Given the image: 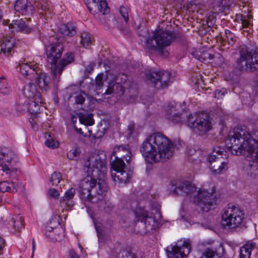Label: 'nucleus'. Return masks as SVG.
Returning <instances> with one entry per match:
<instances>
[{
  "instance_id": "nucleus-1",
  "label": "nucleus",
  "mask_w": 258,
  "mask_h": 258,
  "mask_svg": "<svg viewBox=\"0 0 258 258\" xmlns=\"http://www.w3.org/2000/svg\"><path fill=\"white\" fill-rule=\"evenodd\" d=\"M84 170L88 173L83 179L79 186L80 197L85 201L97 203L101 200L107 191L106 182L99 179L97 181L91 176L98 175L106 172V160L104 155L94 154L90 155L84 161Z\"/></svg>"
},
{
  "instance_id": "nucleus-2",
  "label": "nucleus",
  "mask_w": 258,
  "mask_h": 258,
  "mask_svg": "<svg viewBox=\"0 0 258 258\" xmlns=\"http://www.w3.org/2000/svg\"><path fill=\"white\" fill-rule=\"evenodd\" d=\"M226 143L227 148L234 155L239 156L247 153V169H258V131L250 134L245 126L237 128L229 133Z\"/></svg>"
},
{
  "instance_id": "nucleus-3",
  "label": "nucleus",
  "mask_w": 258,
  "mask_h": 258,
  "mask_svg": "<svg viewBox=\"0 0 258 258\" xmlns=\"http://www.w3.org/2000/svg\"><path fill=\"white\" fill-rule=\"evenodd\" d=\"M140 150L145 160L150 164L166 161L173 154L171 142L159 132L147 137L142 144Z\"/></svg>"
},
{
  "instance_id": "nucleus-4",
  "label": "nucleus",
  "mask_w": 258,
  "mask_h": 258,
  "mask_svg": "<svg viewBox=\"0 0 258 258\" xmlns=\"http://www.w3.org/2000/svg\"><path fill=\"white\" fill-rule=\"evenodd\" d=\"M174 189L171 191L176 195H188L193 196L194 202L200 206L204 211L208 212L212 206L216 204L217 200L215 191L209 192L205 189H199L187 181H177L175 184L172 182Z\"/></svg>"
},
{
  "instance_id": "nucleus-5",
  "label": "nucleus",
  "mask_w": 258,
  "mask_h": 258,
  "mask_svg": "<svg viewBox=\"0 0 258 258\" xmlns=\"http://www.w3.org/2000/svg\"><path fill=\"white\" fill-rule=\"evenodd\" d=\"M179 37L180 34L174 32L159 29L153 32L148 36L145 42L146 46L151 50H157L162 56L167 57L169 52L166 47Z\"/></svg>"
},
{
  "instance_id": "nucleus-6",
  "label": "nucleus",
  "mask_w": 258,
  "mask_h": 258,
  "mask_svg": "<svg viewBox=\"0 0 258 258\" xmlns=\"http://www.w3.org/2000/svg\"><path fill=\"white\" fill-rule=\"evenodd\" d=\"M221 223L224 228L228 229L240 227L244 224V213L234 205L226 207L222 214Z\"/></svg>"
},
{
  "instance_id": "nucleus-7",
  "label": "nucleus",
  "mask_w": 258,
  "mask_h": 258,
  "mask_svg": "<svg viewBox=\"0 0 258 258\" xmlns=\"http://www.w3.org/2000/svg\"><path fill=\"white\" fill-rule=\"evenodd\" d=\"M239 58L236 62L242 71L253 72L258 70V52L250 51L246 46L242 45L239 47Z\"/></svg>"
},
{
  "instance_id": "nucleus-8",
  "label": "nucleus",
  "mask_w": 258,
  "mask_h": 258,
  "mask_svg": "<svg viewBox=\"0 0 258 258\" xmlns=\"http://www.w3.org/2000/svg\"><path fill=\"white\" fill-rule=\"evenodd\" d=\"M187 124L194 131L203 136L212 128V123L208 114L205 113H194L187 117Z\"/></svg>"
},
{
  "instance_id": "nucleus-9",
  "label": "nucleus",
  "mask_w": 258,
  "mask_h": 258,
  "mask_svg": "<svg viewBox=\"0 0 258 258\" xmlns=\"http://www.w3.org/2000/svg\"><path fill=\"white\" fill-rule=\"evenodd\" d=\"M18 160L16 153L7 147H0V167L9 176H12L17 171L14 167Z\"/></svg>"
},
{
  "instance_id": "nucleus-10",
  "label": "nucleus",
  "mask_w": 258,
  "mask_h": 258,
  "mask_svg": "<svg viewBox=\"0 0 258 258\" xmlns=\"http://www.w3.org/2000/svg\"><path fill=\"white\" fill-rule=\"evenodd\" d=\"M224 152L223 147H217L213 149V152L209 156L210 168L215 174L222 173L228 169V162L222 157Z\"/></svg>"
},
{
  "instance_id": "nucleus-11",
  "label": "nucleus",
  "mask_w": 258,
  "mask_h": 258,
  "mask_svg": "<svg viewBox=\"0 0 258 258\" xmlns=\"http://www.w3.org/2000/svg\"><path fill=\"white\" fill-rule=\"evenodd\" d=\"M190 250L189 239L180 240L166 248V254L168 258H186Z\"/></svg>"
},
{
  "instance_id": "nucleus-12",
  "label": "nucleus",
  "mask_w": 258,
  "mask_h": 258,
  "mask_svg": "<svg viewBox=\"0 0 258 258\" xmlns=\"http://www.w3.org/2000/svg\"><path fill=\"white\" fill-rule=\"evenodd\" d=\"M146 77L157 89L165 88L171 83L170 74L164 71L148 72Z\"/></svg>"
},
{
  "instance_id": "nucleus-13",
  "label": "nucleus",
  "mask_w": 258,
  "mask_h": 258,
  "mask_svg": "<svg viewBox=\"0 0 258 258\" xmlns=\"http://www.w3.org/2000/svg\"><path fill=\"white\" fill-rule=\"evenodd\" d=\"M125 163L123 161H113L111 163V177L115 182L119 183H126L132 177V172L124 170Z\"/></svg>"
},
{
  "instance_id": "nucleus-14",
  "label": "nucleus",
  "mask_w": 258,
  "mask_h": 258,
  "mask_svg": "<svg viewBox=\"0 0 258 258\" xmlns=\"http://www.w3.org/2000/svg\"><path fill=\"white\" fill-rule=\"evenodd\" d=\"M63 50V46L59 42L52 43L46 47V53L47 61L51 64L52 68H55L57 61L61 56Z\"/></svg>"
},
{
  "instance_id": "nucleus-15",
  "label": "nucleus",
  "mask_w": 258,
  "mask_h": 258,
  "mask_svg": "<svg viewBox=\"0 0 258 258\" xmlns=\"http://www.w3.org/2000/svg\"><path fill=\"white\" fill-rule=\"evenodd\" d=\"M138 220H140L145 227V232H149L154 229L157 225V222L152 216H149V212L145 209L140 208L135 212Z\"/></svg>"
},
{
  "instance_id": "nucleus-16",
  "label": "nucleus",
  "mask_w": 258,
  "mask_h": 258,
  "mask_svg": "<svg viewBox=\"0 0 258 258\" xmlns=\"http://www.w3.org/2000/svg\"><path fill=\"white\" fill-rule=\"evenodd\" d=\"M75 60V54L73 52H67L63 57V58L57 63V65H55V68H52V73L53 75L54 80L58 82V79H57V76H59L64 69L69 64L72 63Z\"/></svg>"
},
{
  "instance_id": "nucleus-17",
  "label": "nucleus",
  "mask_w": 258,
  "mask_h": 258,
  "mask_svg": "<svg viewBox=\"0 0 258 258\" xmlns=\"http://www.w3.org/2000/svg\"><path fill=\"white\" fill-rule=\"evenodd\" d=\"M44 234L49 240L59 241L64 237V230L60 227L53 228L50 225L45 227Z\"/></svg>"
},
{
  "instance_id": "nucleus-18",
  "label": "nucleus",
  "mask_w": 258,
  "mask_h": 258,
  "mask_svg": "<svg viewBox=\"0 0 258 258\" xmlns=\"http://www.w3.org/2000/svg\"><path fill=\"white\" fill-rule=\"evenodd\" d=\"M112 155L115 156L114 161H123L124 159L127 163H130L131 152L127 145L116 146L114 148Z\"/></svg>"
},
{
  "instance_id": "nucleus-19",
  "label": "nucleus",
  "mask_w": 258,
  "mask_h": 258,
  "mask_svg": "<svg viewBox=\"0 0 258 258\" xmlns=\"http://www.w3.org/2000/svg\"><path fill=\"white\" fill-rule=\"evenodd\" d=\"M19 68L21 74L29 79H33V77H35V74L39 68L38 64L28 62H20Z\"/></svg>"
},
{
  "instance_id": "nucleus-20",
  "label": "nucleus",
  "mask_w": 258,
  "mask_h": 258,
  "mask_svg": "<svg viewBox=\"0 0 258 258\" xmlns=\"http://www.w3.org/2000/svg\"><path fill=\"white\" fill-rule=\"evenodd\" d=\"M36 73L35 77H33V79H36V83L39 88L44 91L48 90L50 88L51 83L50 77L47 74L42 72L40 68H39Z\"/></svg>"
},
{
  "instance_id": "nucleus-21",
  "label": "nucleus",
  "mask_w": 258,
  "mask_h": 258,
  "mask_svg": "<svg viewBox=\"0 0 258 258\" xmlns=\"http://www.w3.org/2000/svg\"><path fill=\"white\" fill-rule=\"evenodd\" d=\"M15 9L16 11L26 16H31L34 12V8L28 0H17Z\"/></svg>"
},
{
  "instance_id": "nucleus-22",
  "label": "nucleus",
  "mask_w": 258,
  "mask_h": 258,
  "mask_svg": "<svg viewBox=\"0 0 258 258\" xmlns=\"http://www.w3.org/2000/svg\"><path fill=\"white\" fill-rule=\"evenodd\" d=\"M224 253V249L222 243L215 247L205 248L202 252L200 258H214L215 255L221 257Z\"/></svg>"
},
{
  "instance_id": "nucleus-23",
  "label": "nucleus",
  "mask_w": 258,
  "mask_h": 258,
  "mask_svg": "<svg viewBox=\"0 0 258 258\" xmlns=\"http://www.w3.org/2000/svg\"><path fill=\"white\" fill-rule=\"evenodd\" d=\"M87 8L90 12L92 14H95L97 12H100L105 15L109 12V8L105 0H98L97 4L93 3L91 5L87 6Z\"/></svg>"
},
{
  "instance_id": "nucleus-24",
  "label": "nucleus",
  "mask_w": 258,
  "mask_h": 258,
  "mask_svg": "<svg viewBox=\"0 0 258 258\" xmlns=\"http://www.w3.org/2000/svg\"><path fill=\"white\" fill-rule=\"evenodd\" d=\"M75 191L74 188H71L66 191L64 196L61 197L60 200V204L61 207L66 209L67 210L74 206L75 203L73 199Z\"/></svg>"
},
{
  "instance_id": "nucleus-25",
  "label": "nucleus",
  "mask_w": 258,
  "mask_h": 258,
  "mask_svg": "<svg viewBox=\"0 0 258 258\" xmlns=\"http://www.w3.org/2000/svg\"><path fill=\"white\" fill-rule=\"evenodd\" d=\"M15 46V39L11 37L4 38L1 45V53L5 56L11 55Z\"/></svg>"
},
{
  "instance_id": "nucleus-26",
  "label": "nucleus",
  "mask_w": 258,
  "mask_h": 258,
  "mask_svg": "<svg viewBox=\"0 0 258 258\" xmlns=\"http://www.w3.org/2000/svg\"><path fill=\"white\" fill-rule=\"evenodd\" d=\"M10 29H13L12 31H22L29 34L32 31V29L29 28L23 19L13 20L11 23H8Z\"/></svg>"
},
{
  "instance_id": "nucleus-27",
  "label": "nucleus",
  "mask_w": 258,
  "mask_h": 258,
  "mask_svg": "<svg viewBox=\"0 0 258 258\" xmlns=\"http://www.w3.org/2000/svg\"><path fill=\"white\" fill-rule=\"evenodd\" d=\"M23 94L26 97L30 99H39L42 98L36 85L31 83L25 86L23 89Z\"/></svg>"
},
{
  "instance_id": "nucleus-28",
  "label": "nucleus",
  "mask_w": 258,
  "mask_h": 258,
  "mask_svg": "<svg viewBox=\"0 0 258 258\" xmlns=\"http://www.w3.org/2000/svg\"><path fill=\"white\" fill-rule=\"evenodd\" d=\"M175 105L174 103L170 104L167 106L166 111V118L174 123H182V117L176 112Z\"/></svg>"
},
{
  "instance_id": "nucleus-29",
  "label": "nucleus",
  "mask_w": 258,
  "mask_h": 258,
  "mask_svg": "<svg viewBox=\"0 0 258 258\" xmlns=\"http://www.w3.org/2000/svg\"><path fill=\"white\" fill-rule=\"evenodd\" d=\"M34 2L39 14L47 19L51 13L49 3L44 0H34Z\"/></svg>"
},
{
  "instance_id": "nucleus-30",
  "label": "nucleus",
  "mask_w": 258,
  "mask_h": 258,
  "mask_svg": "<svg viewBox=\"0 0 258 258\" xmlns=\"http://www.w3.org/2000/svg\"><path fill=\"white\" fill-rule=\"evenodd\" d=\"M128 85L122 86L114 82L113 80L108 82L107 89L105 94L107 95L111 94L112 93L121 94L123 93V91L127 89Z\"/></svg>"
},
{
  "instance_id": "nucleus-31",
  "label": "nucleus",
  "mask_w": 258,
  "mask_h": 258,
  "mask_svg": "<svg viewBox=\"0 0 258 258\" xmlns=\"http://www.w3.org/2000/svg\"><path fill=\"white\" fill-rule=\"evenodd\" d=\"M255 244L253 242H248L244 244L240 249V258H250L252 250L254 249Z\"/></svg>"
},
{
  "instance_id": "nucleus-32",
  "label": "nucleus",
  "mask_w": 258,
  "mask_h": 258,
  "mask_svg": "<svg viewBox=\"0 0 258 258\" xmlns=\"http://www.w3.org/2000/svg\"><path fill=\"white\" fill-rule=\"evenodd\" d=\"M43 103L42 98L33 99L27 102L28 111L31 114H37L40 112V107Z\"/></svg>"
},
{
  "instance_id": "nucleus-33",
  "label": "nucleus",
  "mask_w": 258,
  "mask_h": 258,
  "mask_svg": "<svg viewBox=\"0 0 258 258\" xmlns=\"http://www.w3.org/2000/svg\"><path fill=\"white\" fill-rule=\"evenodd\" d=\"M60 33L64 36L72 37L77 33L76 27L73 24H62L59 28Z\"/></svg>"
},
{
  "instance_id": "nucleus-34",
  "label": "nucleus",
  "mask_w": 258,
  "mask_h": 258,
  "mask_svg": "<svg viewBox=\"0 0 258 258\" xmlns=\"http://www.w3.org/2000/svg\"><path fill=\"white\" fill-rule=\"evenodd\" d=\"M79 119L81 123L85 125H92L94 124V120L91 114L79 113Z\"/></svg>"
},
{
  "instance_id": "nucleus-35",
  "label": "nucleus",
  "mask_w": 258,
  "mask_h": 258,
  "mask_svg": "<svg viewBox=\"0 0 258 258\" xmlns=\"http://www.w3.org/2000/svg\"><path fill=\"white\" fill-rule=\"evenodd\" d=\"M16 185L14 182H9L7 181L0 182V191L2 192L7 191L16 192Z\"/></svg>"
},
{
  "instance_id": "nucleus-36",
  "label": "nucleus",
  "mask_w": 258,
  "mask_h": 258,
  "mask_svg": "<svg viewBox=\"0 0 258 258\" xmlns=\"http://www.w3.org/2000/svg\"><path fill=\"white\" fill-rule=\"evenodd\" d=\"M115 82L118 84L122 86L128 85V88L131 87V84L130 81H128L127 76L124 73H120L117 75L115 78L113 79Z\"/></svg>"
},
{
  "instance_id": "nucleus-37",
  "label": "nucleus",
  "mask_w": 258,
  "mask_h": 258,
  "mask_svg": "<svg viewBox=\"0 0 258 258\" xmlns=\"http://www.w3.org/2000/svg\"><path fill=\"white\" fill-rule=\"evenodd\" d=\"M81 44L86 48H89L91 45V35L89 33L84 32L81 33Z\"/></svg>"
},
{
  "instance_id": "nucleus-38",
  "label": "nucleus",
  "mask_w": 258,
  "mask_h": 258,
  "mask_svg": "<svg viewBox=\"0 0 258 258\" xmlns=\"http://www.w3.org/2000/svg\"><path fill=\"white\" fill-rule=\"evenodd\" d=\"M12 223L15 230L19 231L24 225V219L22 216H15L12 219Z\"/></svg>"
},
{
  "instance_id": "nucleus-39",
  "label": "nucleus",
  "mask_w": 258,
  "mask_h": 258,
  "mask_svg": "<svg viewBox=\"0 0 258 258\" xmlns=\"http://www.w3.org/2000/svg\"><path fill=\"white\" fill-rule=\"evenodd\" d=\"M108 79V75L103 73L99 74L95 79L96 88L97 89H100L103 86V82Z\"/></svg>"
},
{
  "instance_id": "nucleus-40",
  "label": "nucleus",
  "mask_w": 258,
  "mask_h": 258,
  "mask_svg": "<svg viewBox=\"0 0 258 258\" xmlns=\"http://www.w3.org/2000/svg\"><path fill=\"white\" fill-rule=\"evenodd\" d=\"M81 151L79 148H75L67 153V157L72 160H77L80 157Z\"/></svg>"
},
{
  "instance_id": "nucleus-41",
  "label": "nucleus",
  "mask_w": 258,
  "mask_h": 258,
  "mask_svg": "<svg viewBox=\"0 0 258 258\" xmlns=\"http://www.w3.org/2000/svg\"><path fill=\"white\" fill-rule=\"evenodd\" d=\"M225 40L227 41L228 44L230 46H233L235 42L236 37L235 35L229 30H225Z\"/></svg>"
},
{
  "instance_id": "nucleus-42",
  "label": "nucleus",
  "mask_w": 258,
  "mask_h": 258,
  "mask_svg": "<svg viewBox=\"0 0 258 258\" xmlns=\"http://www.w3.org/2000/svg\"><path fill=\"white\" fill-rule=\"evenodd\" d=\"M0 92L4 94H7L9 93L7 80L3 77H0Z\"/></svg>"
},
{
  "instance_id": "nucleus-43",
  "label": "nucleus",
  "mask_w": 258,
  "mask_h": 258,
  "mask_svg": "<svg viewBox=\"0 0 258 258\" xmlns=\"http://www.w3.org/2000/svg\"><path fill=\"white\" fill-rule=\"evenodd\" d=\"M61 179V175L60 172H54L51 176L50 181L53 185H57L60 182Z\"/></svg>"
},
{
  "instance_id": "nucleus-44",
  "label": "nucleus",
  "mask_w": 258,
  "mask_h": 258,
  "mask_svg": "<svg viewBox=\"0 0 258 258\" xmlns=\"http://www.w3.org/2000/svg\"><path fill=\"white\" fill-rule=\"evenodd\" d=\"M85 94L84 92H80L78 93L75 96V103L78 104H82L85 100V97L84 96Z\"/></svg>"
},
{
  "instance_id": "nucleus-45",
  "label": "nucleus",
  "mask_w": 258,
  "mask_h": 258,
  "mask_svg": "<svg viewBox=\"0 0 258 258\" xmlns=\"http://www.w3.org/2000/svg\"><path fill=\"white\" fill-rule=\"evenodd\" d=\"M119 12L122 18L124 19L125 22L127 23L129 19L128 9L124 7H121L120 8Z\"/></svg>"
},
{
  "instance_id": "nucleus-46",
  "label": "nucleus",
  "mask_w": 258,
  "mask_h": 258,
  "mask_svg": "<svg viewBox=\"0 0 258 258\" xmlns=\"http://www.w3.org/2000/svg\"><path fill=\"white\" fill-rule=\"evenodd\" d=\"M45 145L49 148L54 149L58 147L59 143L58 141L51 139L46 141Z\"/></svg>"
},
{
  "instance_id": "nucleus-47",
  "label": "nucleus",
  "mask_w": 258,
  "mask_h": 258,
  "mask_svg": "<svg viewBox=\"0 0 258 258\" xmlns=\"http://www.w3.org/2000/svg\"><path fill=\"white\" fill-rule=\"evenodd\" d=\"M16 109L20 113H24L25 112L28 111V105L27 103H19L16 106Z\"/></svg>"
},
{
  "instance_id": "nucleus-48",
  "label": "nucleus",
  "mask_w": 258,
  "mask_h": 258,
  "mask_svg": "<svg viewBox=\"0 0 258 258\" xmlns=\"http://www.w3.org/2000/svg\"><path fill=\"white\" fill-rule=\"evenodd\" d=\"M47 194L49 197L54 199L58 198L59 195L58 190L55 188H50L48 189Z\"/></svg>"
},
{
  "instance_id": "nucleus-49",
  "label": "nucleus",
  "mask_w": 258,
  "mask_h": 258,
  "mask_svg": "<svg viewBox=\"0 0 258 258\" xmlns=\"http://www.w3.org/2000/svg\"><path fill=\"white\" fill-rule=\"evenodd\" d=\"M226 93L227 90L225 88H222L221 90H217L215 93V97L218 99H221Z\"/></svg>"
},
{
  "instance_id": "nucleus-50",
  "label": "nucleus",
  "mask_w": 258,
  "mask_h": 258,
  "mask_svg": "<svg viewBox=\"0 0 258 258\" xmlns=\"http://www.w3.org/2000/svg\"><path fill=\"white\" fill-rule=\"evenodd\" d=\"M203 61L209 59H213L214 58V56L213 54H210L207 52H204L203 54Z\"/></svg>"
},
{
  "instance_id": "nucleus-51",
  "label": "nucleus",
  "mask_w": 258,
  "mask_h": 258,
  "mask_svg": "<svg viewBox=\"0 0 258 258\" xmlns=\"http://www.w3.org/2000/svg\"><path fill=\"white\" fill-rule=\"evenodd\" d=\"M113 209V205L110 203H105V206L104 207V210L106 212H110Z\"/></svg>"
},
{
  "instance_id": "nucleus-52",
  "label": "nucleus",
  "mask_w": 258,
  "mask_h": 258,
  "mask_svg": "<svg viewBox=\"0 0 258 258\" xmlns=\"http://www.w3.org/2000/svg\"><path fill=\"white\" fill-rule=\"evenodd\" d=\"M29 122L31 125L32 128H33L34 130L37 129V123H36V121L34 120V119L33 118L30 119Z\"/></svg>"
},
{
  "instance_id": "nucleus-53",
  "label": "nucleus",
  "mask_w": 258,
  "mask_h": 258,
  "mask_svg": "<svg viewBox=\"0 0 258 258\" xmlns=\"http://www.w3.org/2000/svg\"><path fill=\"white\" fill-rule=\"evenodd\" d=\"M5 240L0 237V255L3 253V248L5 246Z\"/></svg>"
},
{
  "instance_id": "nucleus-54",
  "label": "nucleus",
  "mask_w": 258,
  "mask_h": 258,
  "mask_svg": "<svg viewBox=\"0 0 258 258\" xmlns=\"http://www.w3.org/2000/svg\"><path fill=\"white\" fill-rule=\"evenodd\" d=\"M69 255L71 258H80V256L73 250H70Z\"/></svg>"
},
{
  "instance_id": "nucleus-55",
  "label": "nucleus",
  "mask_w": 258,
  "mask_h": 258,
  "mask_svg": "<svg viewBox=\"0 0 258 258\" xmlns=\"http://www.w3.org/2000/svg\"><path fill=\"white\" fill-rule=\"evenodd\" d=\"M253 93L255 96L258 98V81H257L253 87Z\"/></svg>"
},
{
  "instance_id": "nucleus-56",
  "label": "nucleus",
  "mask_w": 258,
  "mask_h": 258,
  "mask_svg": "<svg viewBox=\"0 0 258 258\" xmlns=\"http://www.w3.org/2000/svg\"><path fill=\"white\" fill-rule=\"evenodd\" d=\"M94 70V65L90 64L86 68V71L88 73H91Z\"/></svg>"
},
{
  "instance_id": "nucleus-57",
  "label": "nucleus",
  "mask_w": 258,
  "mask_h": 258,
  "mask_svg": "<svg viewBox=\"0 0 258 258\" xmlns=\"http://www.w3.org/2000/svg\"><path fill=\"white\" fill-rule=\"evenodd\" d=\"M250 23L246 20H242V25L244 28H247L249 27Z\"/></svg>"
},
{
  "instance_id": "nucleus-58",
  "label": "nucleus",
  "mask_w": 258,
  "mask_h": 258,
  "mask_svg": "<svg viewBox=\"0 0 258 258\" xmlns=\"http://www.w3.org/2000/svg\"><path fill=\"white\" fill-rule=\"evenodd\" d=\"M72 121L73 123V124H75V123L76 122L77 119V116L75 115H73L71 117Z\"/></svg>"
},
{
  "instance_id": "nucleus-59",
  "label": "nucleus",
  "mask_w": 258,
  "mask_h": 258,
  "mask_svg": "<svg viewBox=\"0 0 258 258\" xmlns=\"http://www.w3.org/2000/svg\"><path fill=\"white\" fill-rule=\"evenodd\" d=\"M128 130L130 131L128 134L131 135L132 134V132L134 130V126L132 125H130L128 126Z\"/></svg>"
},
{
  "instance_id": "nucleus-60",
  "label": "nucleus",
  "mask_w": 258,
  "mask_h": 258,
  "mask_svg": "<svg viewBox=\"0 0 258 258\" xmlns=\"http://www.w3.org/2000/svg\"><path fill=\"white\" fill-rule=\"evenodd\" d=\"M75 128H76V131H77L78 133H79L80 134L81 133V128L78 129V128H77L76 127H75Z\"/></svg>"
},
{
  "instance_id": "nucleus-61",
  "label": "nucleus",
  "mask_w": 258,
  "mask_h": 258,
  "mask_svg": "<svg viewBox=\"0 0 258 258\" xmlns=\"http://www.w3.org/2000/svg\"><path fill=\"white\" fill-rule=\"evenodd\" d=\"M2 17V12H1V11L0 10V19H1Z\"/></svg>"
},
{
  "instance_id": "nucleus-62",
  "label": "nucleus",
  "mask_w": 258,
  "mask_h": 258,
  "mask_svg": "<svg viewBox=\"0 0 258 258\" xmlns=\"http://www.w3.org/2000/svg\"><path fill=\"white\" fill-rule=\"evenodd\" d=\"M35 248V245H34V242H33V249H34Z\"/></svg>"
}]
</instances>
